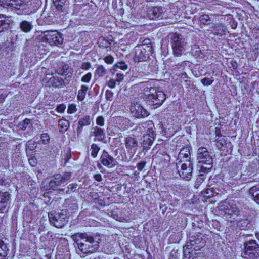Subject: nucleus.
<instances>
[{
	"instance_id": "f257e3e1",
	"label": "nucleus",
	"mask_w": 259,
	"mask_h": 259,
	"mask_svg": "<svg viewBox=\"0 0 259 259\" xmlns=\"http://www.w3.org/2000/svg\"><path fill=\"white\" fill-rule=\"evenodd\" d=\"M77 244L78 254L95 252L99 247L101 237L99 235H91L86 233H76L71 236Z\"/></svg>"
},
{
	"instance_id": "f03ea898",
	"label": "nucleus",
	"mask_w": 259,
	"mask_h": 259,
	"mask_svg": "<svg viewBox=\"0 0 259 259\" xmlns=\"http://www.w3.org/2000/svg\"><path fill=\"white\" fill-rule=\"evenodd\" d=\"M138 87L142 92L140 97L154 105L160 106L166 99L165 94L161 91L149 85L148 82H141Z\"/></svg>"
},
{
	"instance_id": "7ed1b4c3",
	"label": "nucleus",
	"mask_w": 259,
	"mask_h": 259,
	"mask_svg": "<svg viewBox=\"0 0 259 259\" xmlns=\"http://www.w3.org/2000/svg\"><path fill=\"white\" fill-rule=\"evenodd\" d=\"M219 208L223 211L224 217L227 221L232 223L237 220L240 211L233 200H226L221 202Z\"/></svg>"
},
{
	"instance_id": "20e7f679",
	"label": "nucleus",
	"mask_w": 259,
	"mask_h": 259,
	"mask_svg": "<svg viewBox=\"0 0 259 259\" xmlns=\"http://www.w3.org/2000/svg\"><path fill=\"white\" fill-rule=\"evenodd\" d=\"M3 7L15 11L18 15H25L29 13L26 0H0Z\"/></svg>"
},
{
	"instance_id": "39448f33",
	"label": "nucleus",
	"mask_w": 259,
	"mask_h": 259,
	"mask_svg": "<svg viewBox=\"0 0 259 259\" xmlns=\"http://www.w3.org/2000/svg\"><path fill=\"white\" fill-rule=\"evenodd\" d=\"M197 160L200 166V172H208L212 167V158L207 149L200 147L197 151Z\"/></svg>"
},
{
	"instance_id": "423d86ee",
	"label": "nucleus",
	"mask_w": 259,
	"mask_h": 259,
	"mask_svg": "<svg viewBox=\"0 0 259 259\" xmlns=\"http://www.w3.org/2000/svg\"><path fill=\"white\" fill-rule=\"evenodd\" d=\"M40 37L43 42H47L51 46H59L63 41L62 34L56 30H47L42 32Z\"/></svg>"
},
{
	"instance_id": "0eeeda50",
	"label": "nucleus",
	"mask_w": 259,
	"mask_h": 259,
	"mask_svg": "<svg viewBox=\"0 0 259 259\" xmlns=\"http://www.w3.org/2000/svg\"><path fill=\"white\" fill-rule=\"evenodd\" d=\"M242 256L245 259H258L259 258V244L254 240L246 242L244 245V251Z\"/></svg>"
},
{
	"instance_id": "6e6552de",
	"label": "nucleus",
	"mask_w": 259,
	"mask_h": 259,
	"mask_svg": "<svg viewBox=\"0 0 259 259\" xmlns=\"http://www.w3.org/2000/svg\"><path fill=\"white\" fill-rule=\"evenodd\" d=\"M171 45L175 56L179 57L185 51L186 42L182 35L173 34L171 36Z\"/></svg>"
},
{
	"instance_id": "1a4fd4ad",
	"label": "nucleus",
	"mask_w": 259,
	"mask_h": 259,
	"mask_svg": "<svg viewBox=\"0 0 259 259\" xmlns=\"http://www.w3.org/2000/svg\"><path fill=\"white\" fill-rule=\"evenodd\" d=\"M152 51V47L150 45L141 44L137 46L135 48L134 61L139 62L146 61Z\"/></svg>"
},
{
	"instance_id": "9d476101",
	"label": "nucleus",
	"mask_w": 259,
	"mask_h": 259,
	"mask_svg": "<svg viewBox=\"0 0 259 259\" xmlns=\"http://www.w3.org/2000/svg\"><path fill=\"white\" fill-rule=\"evenodd\" d=\"M141 125L144 128L150 126L147 131L146 134L143 135L142 143L143 150L147 151L150 148L155 139V134L152 127L154 125L151 121H149L144 123Z\"/></svg>"
},
{
	"instance_id": "9b49d317",
	"label": "nucleus",
	"mask_w": 259,
	"mask_h": 259,
	"mask_svg": "<svg viewBox=\"0 0 259 259\" xmlns=\"http://www.w3.org/2000/svg\"><path fill=\"white\" fill-rule=\"evenodd\" d=\"M51 224L57 228H62L68 222L67 211L62 210L60 212L48 214Z\"/></svg>"
},
{
	"instance_id": "f8f14e48",
	"label": "nucleus",
	"mask_w": 259,
	"mask_h": 259,
	"mask_svg": "<svg viewBox=\"0 0 259 259\" xmlns=\"http://www.w3.org/2000/svg\"><path fill=\"white\" fill-rule=\"evenodd\" d=\"M71 177V172H65L62 175L60 174H56L51 177L49 187L54 189L70 180Z\"/></svg>"
},
{
	"instance_id": "ddd939ff",
	"label": "nucleus",
	"mask_w": 259,
	"mask_h": 259,
	"mask_svg": "<svg viewBox=\"0 0 259 259\" xmlns=\"http://www.w3.org/2000/svg\"><path fill=\"white\" fill-rule=\"evenodd\" d=\"M205 245V240L202 238L201 234L192 236L190 238L189 242H188L187 246L190 249L195 250H199Z\"/></svg>"
},
{
	"instance_id": "4468645a",
	"label": "nucleus",
	"mask_w": 259,
	"mask_h": 259,
	"mask_svg": "<svg viewBox=\"0 0 259 259\" xmlns=\"http://www.w3.org/2000/svg\"><path fill=\"white\" fill-rule=\"evenodd\" d=\"M131 112L133 116L140 118L147 117L149 115L148 111L139 103H134L131 107Z\"/></svg>"
},
{
	"instance_id": "2eb2a0df",
	"label": "nucleus",
	"mask_w": 259,
	"mask_h": 259,
	"mask_svg": "<svg viewBox=\"0 0 259 259\" xmlns=\"http://www.w3.org/2000/svg\"><path fill=\"white\" fill-rule=\"evenodd\" d=\"M178 171L182 178L186 180H190L192 172V163L190 161L188 160L187 163L182 164L181 166V169H178Z\"/></svg>"
},
{
	"instance_id": "dca6fc26",
	"label": "nucleus",
	"mask_w": 259,
	"mask_h": 259,
	"mask_svg": "<svg viewBox=\"0 0 259 259\" xmlns=\"http://www.w3.org/2000/svg\"><path fill=\"white\" fill-rule=\"evenodd\" d=\"M100 161L103 165L108 168L114 167L116 165L115 159L105 150L101 155Z\"/></svg>"
},
{
	"instance_id": "f3484780",
	"label": "nucleus",
	"mask_w": 259,
	"mask_h": 259,
	"mask_svg": "<svg viewBox=\"0 0 259 259\" xmlns=\"http://www.w3.org/2000/svg\"><path fill=\"white\" fill-rule=\"evenodd\" d=\"M148 15L150 19H162L164 15V9L160 7L150 8L148 10Z\"/></svg>"
},
{
	"instance_id": "a211bd4d",
	"label": "nucleus",
	"mask_w": 259,
	"mask_h": 259,
	"mask_svg": "<svg viewBox=\"0 0 259 259\" xmlns=\"http://www.w3.org/2000/svg\"><path fill=\"white\" fill-rule=\"evenodd\" d=\"M10 197L11 195L9 192L0 191V213H4L7 211Z\"/></svg>"
},
{
	"instance_id": "6ab92c4d",
	"label": "nucleus",
	"mask_w": 259,
	"mask_h": 259,
	"mask_svg": "<svg viewBox=\"0 0 259 259\" xmlns=\"http://www.w3.org/2000/svg\"><path fill=\"white\" fill-rule=\"evenodd\" d=\"M211 33L217 36H222L225 34L226 27L224 24L221 23L212 24L211 27Z\"/></svg>"
},
{
	"instance_id": "aec40b11",
	"label": "nucleus",
	"mask_w": 259,
	"mask_h": 259,
	"mask_svg": "<svg viewBox=\"0 0 259 259\" xmlns=\"http://www.w3.org/2000/svg\"><path fill=\"white\" fill-rule=\"evenodd\" d=\"M91 117L90 115H85L82 118L79 119L78 123V127L76 130L78 135L80 134L82 131V127L85 126L90 125L91 122Z\"/></svg>"
},
{
	"instance_id": "412c9836",
	"label": "nucleus",
	"mask_w": 259,
	"mask_h": 259,
	"mask_svg": "<svg viewBox=\"0 0 259 259\" xmlns=\"http://www.w3.org/2000/svg\"><path fill=\"white\" fill-rule=\"evenodd\" d=\"M124 144L127 149L136 150L138 145V142L135 137L128 136L125 138Z\"/></svg>"
},
{
	"instance_id": "4be33fe9",
	"label": "nucleus",
	"mask_w": 259,
	"mask_h": 259,
	"mask_svg": "<svg viewBox=\"0 0 259 259\" xmlns=\"http://www.w3.org/2000/svg\"><path fill=\"white\" fill-rule=\"evenodd\" d=\"M91 134L95 137V139L99 141H103L105 138V134L104 131L101 128L95 126L92 129Z\"/></svg>"
},
{
	"instance_id": "5701e85b",
	"label": "nucleus",
	"mask_w": 259,
	"mask_h": 259,
	"mask_svg": "<svg viewBox=\"0 0 259 259\" xmlns=\"http://www.w3.org/2000/svg\"><path fill=\"white\" fill-rule=\"evenodd\" d=\"M11 20L9 17L0 15V33L7 30L10 26Z\"/></svg>"
},
{
	"instance_id": "b1692460",
	"label": "nucleus",
	"mask_w": 259,
	"mask_h": 259,
	"mask_svg": "<svg viewBox=\"0 0 259 259\" xmlns=\"http://www.w3.org/2000/svg\"><path fill=\"white\" fill-rule=\"evenodd\" d=\"M253 199L259 204V183L255 186L251 187L248 191Z\"/></svg>"
},
{
	"instance_id": "393cba45",
	"label": "nucleus",
	"mask_w": 259,
	"mask_h": 259,
	"mask_svg": "<svg viewBox=\"0 0 259 259\" xmlns=\"http://www.w3.org/2000/svg\"><path fill=\"white\" fill-rule=\"evenodd\" d=\"M254 172L249 171L247 169L246 170L244 171L243 173L241 175L240 179L244 183H250L252 182H256L255 179L251 180L252 177L254 176Z\"/></svg>"
},
{
	"instance_id": "a878e982",
	"label": "nucleus",
	"mask_w": 259,
	"mask_h": 259,
	"mask_svg": "<svg viewBox=\"0 0 259 259\" xmlns=\"http://www.w3.org/2000/svg\"><path fill=\"white\" fill-rule=\"evenodd\" d=\"M19 27L21 31L25 33L29 32L33 28L31 22L23 20L19 23Z\"/></svg>"
},
{
	"instance_id": "bb28decb",
	"label": "nucleus",
	"mask_w": 259,
	"mask_h": 259,
	"mask_svg": "<svg viewBox=\"0 0 259 259\" xmlns=\"http://www.w3.org/2000/svg\"><path fill=\"white\" fill-rule=\"evenodd\" d=\"M7 243L0 240V259H6L9 249Z\"/></svg>"
},
{
	"instance_id": "cd10ccee",
	"label": "nucleus",
	"mask_w": 259,
	"mask_h": 259,
	"mask_svg": "<svg viewBox=\"0 0 259 259\" xmlns=\"http://www.w3.org/2000/svg\"><path fill=\"white\" fill-rule=\"evenodd\" d=\"M54 4L58 11L61 12L65 11L66 5H67L66 0H55Z\"/></svg>"
},
{
	"instance_id": "c85d7f7f",
	"label": "nucleus",
	"mask_w": 259,
	"mask_h": 259,
	"mask_svg": "<svg viewBox=\"0 0 259 259\" xmlns=\"http://www.w3.org/2000/svg\"><path fill=\"white\" fill-rule=\"evenodd\" d=\"M190 155V151L189 147H184L181 149L179 154L178 159H180V161L183 158H188Z\"/></svg>"
},
{
	"instance_id": "c756f323",
	"label": "nucleus",
	"mask_w": 259,
	"mask_h": 259,
	"mask_svg": "<svg viewBox=\"0 0 259 259\" xmlns=\"http://www.w3.org/2000/svg\"><path fill=\"white\" fill-rule=\"evenodd\" d=\"M235 222H237V226L242 230L246 229L249 226V221L247 219H242L240 220L237 218V220Z\"/></svg>"
},
{
	"instance_id": "7c9ffc66",
	"label": "nucleus",
	"mask_w": 259,
	"mask_h": 259,
	"mask_svg": "<svg viewBox=\"0 0 259 259\" xmlns=\"http://www.w3.org/2000/svg\"><path fill=\"white\" fill-rule=\"evenodd\" d=\"M58 125L60 127L59 131L64 132L67 131L69 125V122L68 120L64 119H59L58 121Z\"/></svg>"
},
{
	"instance_id": "2f4dec72",
	"label": "nucleus",
	"mask_w": 259,
	"mask_h": 259,
	"mask_svg": "<svg viewBox=\"0 0 259 259\" xmlns=\"http://www.w3.org/2000/svg\"><path fill=\"white\" fill-rule=\"evenodd\" d=\"M88 90V87L87 86L84 85H81V89L78 92L77 96L78 100L82 101L84 100Z\"/></svg>"
},
{
	"instance_id": "473e14b6",
	"label": "nucleus",
	"mask_w": 259,
	"mask_h": 259,
	"mask_svg": "<svg viewBox=\"0 0 259 259\" xmlns=\"http://www.w3.org/2000/svg\"><path fill=\"white\" fill-rule=\"evenodd\" d=\"M249 171L256 173L259 169V162L257 160L253 161L247 168Z\"/></svg>"
},
{
	"instance_id": "72a5a7b5",
	"label": "nucleus",
	"mask_w": 259,
	"mask_h": 259,
	"mask_svg": "<svg viewBox=\"0 0 259 259\" xmlns=\"http://www.w3.org/2000/svg\"><path fill=\"white\" fill-rule=\"evenodd\" d=\"M199 21L204 25H209L210 23V17L207 14L201 15L199 18Z\"/></svg>"
},
{
	"instance_id": "f704fd0d",
	"label": "nucleus",
	"mask_w": 259,
	"mask_h": 259,
	"mask_svg": "<svg viewBox=\"0 0 259 259\" xmlns=\"http://www.w3.org/2000/svg\"><path fill=\"white\" fill-rule=\"evenodd\" d=\"M205 179V176L204 174H200L198 178H197L195 183L194 187L196 189H198L200 185L202 184L203 181Z\"/></svg>"
},
{
	"instance_id": "c9c22d12",
	"label": "nucleus",
	"mask_w": 259,
	"mask_h": 259,
	"mask_svg": "<svg viewBox=\"0 0 259 259\" xmlns=\"http://www.w3.org/2000/svg\"><path fill=\"white\" fill-rule=\"evenodd\" d=\"M30 123V120L26 118L18 124V127L21 130H25Z\"/></svg>"
},
{
	"instance_id": "e433bc0d",
	"label": "nucleus",
	"mask_w": 259,
	"mask_h": 259,
	"mask_svg": "<svg viewBox=\"0 0 259 259\" xmlns=\"http://www.w3.org/2000/svg\"><path fill=\"white\" fill-rule=\"evenodd\" d=\"M91 156L94 158H95L96 157H97V156L98 155V153L99 151L100 150V148L99 147V146L96 144H93L91 146Z\"/></svg>"
},
{
	"instance_id": "4c0bfd02",
	"label": "nucleus",
	"mask_w": 259,
	"mask_h": 259,
	"mask_svg": "<svg viewBox=\"0 0 259 259\" xmlns=\"http://www.w3.org/2000/svg\"><path fill=\"white\" fill-rule=\"evenodd\" d=\"M197 7V6L196 4H192L191 6L187 7L186 12L189 13L190 14H194L197 13L198 10Z\"/></svg>"
},
{
	"instance_id": "58836bf2",
	"label": "nucleus",
	"mask_w": 259,
	"mask_h": 259,
	"mask_svg": "<svg viewBox=\"0 0 259 259\" xmlns=\"http://www.w3.org/2000/svg\"><path fill=\"white\" fill-rule=\"evenodd\" d=\"M115 70H117V69H120L122 70H124L127 69L128 65L124 62H119L117 63L114 66Z\"/></svg>"
},
{
	"instance_id": "ea45409f",
	"label": "nucleus",
	"mask_w": 259,
	"mask_h": 259,
	"mask_svg": "<svg viewBox=\"0 0 259 259\" xmlns=\"http://www.w3.org/2000/svg\"><path fill=\"white\" fill-rule=\"evenodd\" d=\"M96 73L99 76H103L106 73V70L103 66H99L96 70Z\"/></svg>"
},
{
	"instance_id": "a19ab883",
	"label": "nucleus",
	"mask_w": 259,
	"mask_h": 259,
	"mask_svg": "<svg viewBox=\"0 0 259 259\" xmlns=\"http://www.w3.org/2000/svg\"><path fill=\"white\" fill-rule=\"evenodd\" d=\"M41 140L42 143L44 144H47L49 143L50 140V137L48 134L44 133L41 135L40 136Z\"/></svg>"
},
{
	"instance_id": "79ce46f5",
	"label": "nucleus",
	"mask_w": 259,
	"mask_h": 259,
	"mask_svg": "<svg viewBox=\"0 0 259 259\" xmlns=\"http://www.w3.org/2000/svg\"><path fill=\"white\" fill-rule=\"evenodd\" d=\"M66 202L68 205L69 209L70 210H74L78 209V205L76 202L70 203V200H66Z\"/></svg>"
},
{
	"instance_id": "37998d69",
	"label": "nucleus",
	"mask_w": 259,
	"mask_h": 259,
	"mask_svg": "<svg viewBox=\"0 0 259 259\" xmlns=\"http://www.w3.org/2000/svg\"><path fill=\"white\" fill-rule=\"evenodd\" d=\"M201 82L204 85H210L213 82V80L209 78H204L201 79Z\"/></svg>"
},
{
	"instance_id": "c03bdc74",
	"label": "nucleus",
	"mask_w": 259,
	"mask_h": 259,
	"mask_svg": "<svg viewBox=\"0 0 259 259\" xmlns=\"http://www.w3.org/2000/svg\"><path fill=\"white\" fill-rule=\"evenodd\" d=\"M92 74L91 73H88L81 78V81L85 83H88L91 80Z\"/></svg>"
},
{
	"instance_id": "a18cd8bd",
	"label": "nucleus",
	"mask_w": 259,
	"mask_h": 259,
	"mask_svg": "<svg viewBox=\"0 0 259 259\" xmlns=\"http://www.w3.org/2000/svg\"><path fill=\"white\" fill-rule=\"evenodd\" d=\"M78 185L77 184H71L68 186V193H71L75 191Z\"/></svg>"
},
{
	"instance_id": "49530a36",
	"label": "nucleus",
	"mask_w": 259,
	"mask_h": 259,
	"mask_svg": "<svg viewBox=\"0 0 259 259\" xmlns=\"http://www.w3.org/2000/svg\"><path fill=\"white\" fill-rule=\"evenodd\" d=\"M113 93L110 90H107L105 92V98L108 101L112 100Z\"/></svg>"
},
{
	"instance_id": "de8ad7c7",
	"label": "nucleus",
	"mask_w": 259,
	"mask_h": 259,
	"mask_svg": "<svg viewBox=\"0 0 259 259\" xmlns=\"http://www.w3.org/2000/svg\"><path fill=\"white\" fill-rule=\"evenodd\" d=\"M77 110L76 105L74 104L70 105L68 108L67 112L68 113H72Z\"/></svg>"
},
{
	"instance_id": "09e8293b",
	"label": "nucleus",
	"mask_w": 259,
	"mask_h": 259,
	"mask_svg": "<svg viewBox=\"0 0 259 259\" xmlns=\"http://www.w3.org/2000/svg\"><path fill=\"white\" fill-rule=\"evenodd\" d=\"M96 123L98 125L103 126L104 124V119L102 116H98L96 119Z\"/></svg>"
},
{
	"instance_id": "8fccbe9b",
	"label": "nucleus",
	"mask_w": 259,
	"mask_h": 259,
	"mask_svg": "<svg viewBox=\"0 0 259 259\" xmlns=\"http://www.w3.org/2000/svg\"><path fill=\"white\" fill-rule=\"evenodd\" d=\"M104 60L106 63L112 64L113 62L114 58L112 56L109 55L105 57Z\"/></svg>"
},
{
	"instance_id": "3c124183",
	"label": "nucleus",
	"mask_w": 259,
	"mask_h": 259,
	"mask_svg": "<svg viewBox=\"0 0 259 259\" xmlns=\"http://www.w3.org/2000/svg\"><path fill=\"white\" fill-rule=\"evenodd\" d=\"M124 78V75L121 73H117L116 74V80L117 82L121 81Z\"/></svg>"
},
{
	"instance_id": "603ef678",
	"label": "nucleus",
	"mask_w": 259,
	"mask_h": 259,
	"mask_svg": "<svg viewBox=\"0 0 259 259\" xmlns=\"http://www.w3.org/2000/svg\"><path fill=\"white\" fill-rule=\"evenodd\" d=\"M65 108V105H64V104H60V105L57 106L56 110L57 112L62 113L64 111Z\"/></svg>"
},
{
	"instance_id": "864d4df0",
	"label": "nucleus",
	"mask_w": 259,
	"mask_h": 259,
	"mask_svg": "<svg viewBox=\"0 0 259 259\" xmlns=\"http://www.w3.org/2000/svg\"><path fill=\"white\" fill-rule=\"evenodd\" d=\"M116 79H110L108 82V85L111 88H114L116 85Z\"/></svg>"
},
{
	"instance_id": "5fc2aeb1",
	"label": "nucleus",
	"mask_w": 259,
	"mask_h": 259,
	"mask_svg": "<svg viewBox=\"0 0 259 259\" xmlns=\"http://www.w3.org/2000/svg\"><path fill=\"white\" fill-rule=\"evenodd\" d=\"M146 165V162L142 161L137 164V167L139 170L141 171Z\"/></svg>"
},
{
	"instance_id": "6e6d98bb",
	"label": "nucleus",
	"mask_w": 259,
	"mask_h": 259,
	"mask_svg": "<svg viewBox=\"0 0 259 259\" xmlns=\"http://www.w3.org/2000/svg\"><path fill=\"white\" fill-rule=\"evenodd\" d=\"M91 67V64L89 62H84L82 64L81 68L84 70H88Z\"/></svg>"
},
{
	"instance_id": "4d7b16f0",
	"label": "nucleus",
	"mask_w": 259,
	"mask_h": 259,
	"mask_svg": "<svg viewBox=\"0 0 259 259\" xmlns=\"http://www.w3.org/2000/svg\"><path fill=\"white\" fill-rule=\"evenodd\" d=\"M225 143L224 140H220L218 141L216 143V146L218 148V149H221L224 145V143Z\"/></svg>"
},
{
	"instance_id": "13d9d810",
	"label": "nucleus",
	"mask_w": 259,
	"mask_h": 259,
	"mask_svg": "<svg viewBox=\"0 0 259 259\" xmlns=\"http://www.w3.org/2000/svg\"><path fill=\"white\" fill-rule=\"evenodd\" d=\"M206 194H207V196L211 197L213 196V191L211 189H207L206 190L205 192Z\"/></svg>"
},
{
	"instance_id": "bf43d9fd",
	"label": "nucleus",
	"mask_w": 259,
	"mask_h": 259,
	"mask_svg": "<svg viewBox=\"0 0 259 259\" xmlns=\"http://www.w3.org/2000/svg\"><path fill=\"white\" fill-rule=\"evenodd\" d=\"M94 178L98 182H101L102 180V176L100 174L94 175Z\"/></svg>"
},
{
	"instance_id": "052dcab7",
	"label": "nucleus",
	"mask_w": 259,
	"mask_h": 259,
	"mask_svg": "<svg viewBox=\"0 0 259 259\" xmlns=\"http://www.w3.org/2000/svg\"><path fill=\"white\" fill-rule=\"evenodd\" d=\"M29 162L32 166H35L36 163V159L32 158L29 159Z\"/></svg>"
},
{
	"instance_id": "680f3d73",
	"label": "nucleus",
	"mask_w": 259,
	"mask_h": 259,
	"mask_svg": "<svg viewBox=\"0 0 259 259\" xmlns=\"http://www.w3.org/2000/svg\"><path fill=\"white\" fill-rule=\"evenodd\" d=\"M58 74H61L62 75H67V71L65 70V68H63V70H61V72H59Z\"/></svg>"
},
{
	"instance_id": "e2e57ef3",
	"label": "nucleus",
	"mask_w": 259,
	"mask_h": 259,
	"mask_svg": "<svg viewBox=\"0 0 259 259\" xmlns=\"http://www.w3.org/2000/svg\"><path fill=\"white\" fill-rule=\"evenodd\" d=\"M5 181L4 178L2 177H0V185H5Z\"/></svg>"
},
{
	"instance_id": "0e129e2a",
	"label": "nucleus",
	"mask_w": 259,
	"mask_h": 259,
	"mask_svg": "<svg viewBox=\"0 0 259 259\" xmlns=\"http://www.w3.org/2000/svg\"><path fill=\"white\" fill-rule=\"evenodd\" d=\"M149 39H145L143 41L144 43L143 44H145L146 45H150L151 46H152L151 43L149 42Z\"/></svg>"
},
{
	"instance_id": "69168bd1",
	"label": "nucleus",
	"mask_w": 259,
	"mask_h": 259,
	"mask_svg": "<svg viewBox=\"0 0 259 259\" xmlns=\"http://www.w3.org/2000/svg\"><path fill=\"white\" fill-rule=\"evenodd\" d=\"M6 96L5 94H1L0 95V100L2 102H3L5 99Z\"/></svg>"
},
{
	"instance_id": "338daca9",
	"label": "nucleus",
	"mask_w": 259,
	"mask_h": 259,
	"mask_svg": "<svg viewBox=\"0 0 259 259\" xmlns=\"http://www.w3.org/2000/svg\"><path fill=\"white\" fill-rule=\"evenodd\" d=\"M255 236L259 240V233H256Z\"/></svg>"
},
{
	"instance_id": "774afa93",
	"label": "nucleus",
	"mask_w": 259,
	"mask_h": 259,
	"mask_svg": "<svg viewBox=\"0 0 259 259\" xmlns=\"http://www.w3.org/2000/svg\"><path fill=\"white\" fill-rule=\"evenodd\" d=\"M98 167L100 168L101 167V165L100 163L98 164Z\"/></svg>"
}]
</instances>
